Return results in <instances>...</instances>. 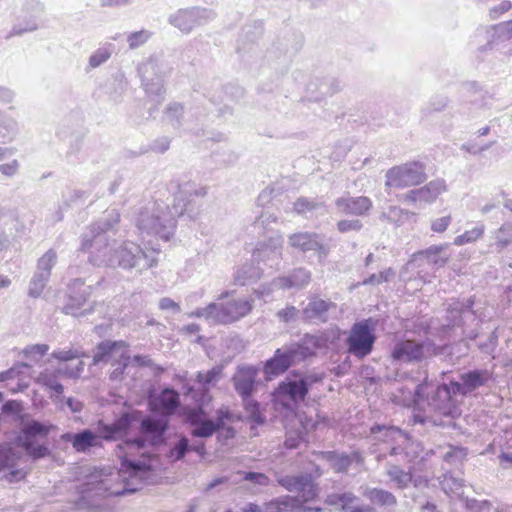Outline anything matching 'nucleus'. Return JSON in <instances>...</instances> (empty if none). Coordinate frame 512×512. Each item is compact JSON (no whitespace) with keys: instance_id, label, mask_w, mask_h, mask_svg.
I'll use <instances>...</instances> for the list:
<instances>
[{"instance_id":"nucleus-57","label":"nucleus","mask_w":512,"mask_h":512,"mask_svg":"<svg viewBox=\"0 0 512 512\" xmlns=\"http://www.w3.org/2000/svg\"><path fill=\"white\" fill-rule=\"evenodd\" d=\"M448 99L443 95L432 97L429 103L421 110L422 119L428 118L433 112H440L446 108Z\"/></svg>"},{"instance_id":"nucleus-9","label":"nucleus","mask_w":512,"mask_h":512,"mask_svg":"<svg viewBox=\"0 0 512 512\" xmlns=\"http://www.w3.org/2000/svg\"><path fill=\"white\" fill-rule=\"evenodd\" d=\"M426 167L420 161L407 162L390 168L385 175V187L406 188L420 185L427 179Z\"/></svg>"},{"instance_id":"nucleus-26","label":"nucleus","mask_w":512,"mask_h":512,"mask_svg":"<svg viewBox=\"0 0 512 512\" xmlns=\"http://www.w3.org/2000/svg\"><path fill=\"white\" fill-rule=\"evenodd\" d=\"M459 379L463 380L467 395H470L475 390L493 382L494 373L489 369H471L460 373Z\"/></svg>"},{"instance_id":"nucleus-24","label":"nucleus","mask_w":512,"mask_h":512,"mask_svg":"<svg viewBox=\"0 0 512 512\" xmlns=\"http://www.w3.org/2000/svg\"><path fill=\"white\" fill-rule=\"evenodd\" d=\"M321 456L337 473H346L352 463L361 464L363 462L361 452L357 450L351 453L338 452L336 450L323 451Z\"/></svg>"},{"instance_id":"nucleus-32","label":"nucleus","mask_w":512,"mask_h":512,"mask_svg":"<svg viewBox=\"0 0 512 512\" xmlns=\"http://www.w3.org/2000/svg\"><path fill=\"white\" fill-rule=\"evenodd\" d=\"M447 245H432L427 249L416 252L413 257L414 261L426 260L433 268L444 267L450 255L446 253Z\"/></svg>"},{"instance_id":"nucleus-41","label":"nucleus","mask_w":512,"mask_h":512,"mask_svg":"<svg viewBox=\"0 0 512 512\" xmlns=\"http://www.w3.org/2000/svg\"><path fill=\"white\" fill-rule=\"evenodd\" d=\"M120 470L130 476L145 475L150 472L151 464L145 460L132 459L127 455L121 457Z\"/></svg>"},{"instance_id":"nucleus-27","label":"nucleus","mask_w":512,"mask_h":512,"mask_svg":"<svg viewBox=\"0 0 512 512\" xmlns=\"http://www.w3.org/2000/svg\"><path fill=\"white\" fill-rule=\"evenodd\" d=\"M430 405L444 416L455 417L458 414L455 398L450 395L449 389L443 385L438 386L435 390Z\"/></svg>"},{"instance_id":"nucleus-45","label":"nucleus","mask_w":512,"mask_h":512,"mask_svg":"<svg viewBox=\"0 0 512 512\" xmlns=\"http://www.w3.org/2000/svg\"><path fill=\"white\" fill-rule=\"evenodd\" d=\"M443 491L448 495L460 496L464 485V480L458 474L446 471L443 479L440 481Z\"/></svg>"},{"instance_id":"nucleus-50","label":"nucleus","mask_w":512,"mask_h":512,"mask_svg":"<svg viewBox=\"0 0 512 512\" xmlns=\"http://www.w3.org/2000/svg\"><path fill=\"white\" fill-rule=\"evenodd\" d=\"M111 47V44L100 47L90 55L88 59V65L85 68L86 73H89L91 70L98 68L111 57Z\"/></svg>"},{"instance_id":"nucleus-51","label":"nucleus","mask_w":512,"mask_h":512,"mask_svg":"<svg viewBox=\"0 0 512 512\" xmlns=\"http://www.w3.org/2000/svg\"><path fill=\"white\" fill-rule=\"evenodd\" d=\"M494 243L491 244L492 251L501 253L512 243V229L502 225L494 234Z\"/></svg>"},{"instance_id":"nucleus-64","label":"nucleus","mask_w":512,"mask_h":512,"mask_svg":"<svg viewBox=\"0 0 512 512\" xmlns=\"http://www.w3.org/2000/svg\"><path fill=\"white\" fill-rule=\"evenodd\" d=\"M341 335L342 331L337 326L325 329L319 333L324 348L336 345L340 340Z\"/></svg>"},{"instance_id":"nucleus-44","label":"nucleus","mask_w":512,"mask_h":512,"mask_svg":"<svg viewBox=\"0 0 512 512\" xmlns=\"http://www.w3.org/2000/svg\"><path fill=\"white\" fill-rule=\"evenodd\" d=\"M342 88L341 81L334 77H329L321 80L319 85L316 83H310L309 90L318 91L319 96L315 97V100H319L321 97L332 96L339 92Z\"/></svg>"},{"instance_id":"nucleus-47","label":"nucleus","mask_w":512,"mask_h":512,"mask_svg":"<svg viewBox=\"0 0 512 512\" xmlns=\"http://www.w3.org/2000/svg\"><path fill=\"white\" fill-rule=\"evenodd\" d=\"M297 503L294 496L283 495L263 505V512H292V505Z\"/></svg>"},{"instance_id":"nucleus-2","label":"nucleus","mask_w":512,"mask_h":512,"mask_svg":"<svg viewBox=\"0 0 512 512\" xmlns=\"http://www.w3.org/2000/svg\"><path fill=\"white\" fill-rule=\"evenodd\" d=\"M54 429H56L54 424L30 419L23 423L16 437V443L33 461L44 459L51 454V451L47 444L38 443L37 440L46 438Z\"/></svg>"},{"instance_id":"nucleus-56","label":"nucleus","mask_w":512,"mask_h":512,"mask_svg":"<svg viewBox=\"0 0 512 512\" xmlns=\"http://www.w3.org/2000/svg\"><path fill=\"white\" fill-rule=\"evenodd\" d=\"M49 279L50 277H47L46 274L43 275L35 271L29 284L28 295L32 298L39 297L46 287Z\"/></svg>"},{"instance_id":"nucleus-19","label":"nucleus","mask_w":512,"mask_h":512,"mask_svg":"<svg viewBox=\"0 0 512 512\" xmlns=\"http://www.w3.org/2000/svg\"><path fill=\"white\" fill-rule=\"evenodd\" d=\"M266 240L258 242L253 250L252 257L258 263H264L270 267L277 265L282 256L283 238L278 232L264 236Z\"/></svg>"},{"instance_id":"nucleus-42","label":"nucleus","mask_w":512,"mask_h":512,"mask_svg":"<svg viewBox=\"0 0 512 512\" xmlns=\"http://www.w3.org/2000/svg\"><path fill=\"white\" fill-rule=\"evenodd\" d=\"M140 418L141 412L138 410L121 413V415L113 422L119 437L122 438L127 436L130 433L133 424L140 420Z\"/></svg>"},{"instance_id":"nucleus-17","label":"nucleus","mask_w":512,"mask_h":512,"mask_svg":"<svg viewBox=\"0 0 512 512\" xmlns=\"http://www.w3.org/2000/svg\"><path fill=\"white\" fill-rule=\"evenodd\" d=\"M111 483L112 479L102 478V473L96 471V473L91 474L89 480L83 484V492L106 498L110 496L119 497L134 494L140 489L139 487H131L128 482H124L121 489H113Z\"/></svg>"},{"instance_id":"nucleus-33","label":"nucleus","mask_w":512,"mask_h":512,"mask_svg":"<svg viewBox=\"0 0 512 512\" xmlns=\"http://www.w3.org/2000/svg\"><path fill=\"white\" fill-rule=\"evenodd\" d=\"M290 344L300 361H304L314 356L315 350L324 348L319 333H305L298 342H293Z\"/></svg>"},{"instance_id":"nucleus-21","label":"nucleus","mask_w":512,"mask_h":512,"mask_svg":"<svg viewBox=\"0 0 512 512\" xmlns=\"http://www.w3.org/2000/svg\"><path fill=\"white\" fill-rule=\"evenodd\" d=\"M181 406L179 393L173 387H165L159 394L149 397V407L166 417L174 415Z\"/></svg>"},{"instance_id":"nucleus-14","label":"nucleus","mask_w":512,"mask_h":512,"mask_svg":"<svg viewBox=\"0 0 512 512\" xmlns=\"http://www.w3.org/2000/svg\"><path fill=\"white\" fill-rule=\"evenodd\" d=\"M43 11L44 7L38 0H24L16 15L15 22L5 38L10 39L36 31L39 26L38 19Z\"/></svg>"},{"instance_id":"nucleus-12","label":"nucleus","mask_w":512,"mask_h":512,"mask_svg":"<svg viewBox=\"0 0 512 512\" xmlns=\"http://www.w3.org/2000/svg\"><path fill=\"white\" fill-rule=\"evenodd\" d=\"M186 422L192 426L191 435L198 438H208L218 432V438L221 437L220 431L224 429V408L217 410L216 421L213 422L204 408L195 407L187 411Z\"/></svg>"},{"instance_id":"nucleus-40","label":"nucleus","mask_w":512,"mask_h":512,"mask_svg":"<svg viewBox=\"0 0 512 512\" xmlns=\"http://www.w3.org/2000/svg\"><path fill=\"white\" fill-rule=\"evenodd\" d=\"M253 308V300L237 299L226 301V324L246 316Z\"/></svg>"},{"instance_id":"nucleus-59","label":"nucleus","mask_w":512,"mask_h":512,"mask_svg":"<svg viewBox=\"0 0 512 512\" xmlns=\"http://www.w3.org/2000/svg\"><path fill=\"white\" fill-rule=\"evenodd\" d=\"M49 351V345L47 344H35L29 345L22 350V354L25 358L30 360V364L37 363L44 355Z\"/></svg>"},{"instance_id":"nucleus-25","label":"nucleus","mask_w":512,"mask_h":512,"mask_svg":"<svg viewBox=\"0 0 512 512\" xmlns=\"http://www.w3.org/2000/svg\"><path fill=\"white\" fill-rule=\"evenodd\" d=\"M61 439L71 443L72 447L81 453L89 451L93 447L101 446L98 434L91 429H83L79 432H66L61 435Z\"/></svg>"},{"instance_id":"nucleus-54","label":"nucleus","mask_w":512,"mask_h":512,"mask_svg":"<svg viewBox=\"0 0 512 512\" xmlns=\"http://www.w3.org/2000/svg\"><path fill=\"white\" fill-rule=\"evenodd\" d=\"M57 263V253L54 249H49L37 262L36 272L46 274L47 277L51 276L52 268Z\"/></svg>"},{"instance_id":"nucleus-34","label":"nucleus","mask_w":512,"mask_h":512,"mask_svg":"<svg viewBox=\"0 0 512 512\" xmlns=\"http://www.w3.org/2000/svg\"><path fill=\"white\" fill-rule=\"evenodd\" d=\"M311 273L305 268H296L287 276H281L274 279V284L282 289L303 288L309 284Z\"/></svg>"},{"instance_id":"nucleus-39","label":"nucleus","mask_w":512,"mask_h":512,"mask_svg":"<svg viewBox=\"0 0 512 512\" xmlns=\"http://www.w3.org/2000/svg\"><path fill=\"white\" fill-rule=\"evenodd\" d=\"M263 270L253 262L242 264L234 273L236 285L245 286L256 283L262 276Z\"/></svg>"},{"instance_id":"nucleus-58","label":"nucleus","mask_w":512,"mask_h":512,"mask_svg":"<svg viewBox=\"0 0 512 512\" xmlns=\"http://www.w3.org/2000/svg\"><path fill=\"white\" fill-rule=\"evenodd\" d=\"M221 373L222 365L220 364L208 370L206 373L198 372L196 380L200 385L209 388V386L214 385L220 379Z\"/></svg>"},{"instance_id":"nucleus-31","label":"nucleus","mask_w":512,"mask_h":512,"mask_svg":"<svg viewBox=\"0 0 512 512\" xmlns=\"http://www.w3.org/2000/svg\"><path fill=\"white\" fill-rule=\"evenodd\" d=\"M385 475L390 483L399 490H405L412 484L417 487L412 469L410 468L405 470L396 463L387 462L385 464Z\"/></svg>"},{"instance_id":"nucleus-43","label":"nucleus","mask_w":512,"mask_h":512,"mask_svg":"<svg viewBox=\"0 0 512 512\" xmlns=\"http://www.w3.org/2000/svg\"><path fill=\"white\" fill-rule=\"evenodd\" d=\"M17 134V121L5 112L0 111V143L5 144L11 142Z\"/></svg>"},{"instance_id":"nucleus-60","label":"nucleus","mask_w":512,"mask_h":512,"mask_svg":"<svg viewBox=\"0 0 512 512\" xmlns=\"http://www.w3.org/2000/svg\"><path fill=\"white\" fill-rule=\"evenodd\" d=\"M410 445L411 446L414 445L412 440L409 443H407V442H403V439H400L396 443H392V446L387 455H389L391 457L403 455L405 458H408V461H411L413 458L417 457L418 451L413 450V455H411L409 452Z\"/></svg>"},{"instance_id":"nucleus-10","label":"nucleus","mask_w":512,"mask_h":512,"mask_svg":"<svg viewBox=\"0 0 512 512\" xmlns=\"http://www.w3.org/2000/svg\"><path fill=\"white\" fill-rule=\"evenodd\" d=\"M217 17L213 9L192 6L180 8L168 17V22L182 33L189 34L193 29L206 25Z\"/></svg>"},{"instance_id":"nucleus-6","label":"nucleus","mask_w":512,"mask_h":512,"mask_svg":"<svg viewBox=\"0 0 512 512\" xmlns=\"http://www.w3.org/2000/svg\"><path fill=\"white\" fill-rule=\"evenodd\" d=\"M156 265V259L147 253L134 242H123L113 250V266L130 271L135 269L138 272L148 270Z\"/></svg>"},{"instance_id":"nucleus-37","label":"nucleus","mask_w":512,"mask_h":512,"mask_svg":"<svg viewBox=\"0 0 512 512\" xmlns=\"http://www.w3.org/2000/svg\"><path fill=\"white\" fill-rule=\"evenodd\" d=\"M90 252L89 262L96 267H112L113 266V250L108 241L102 244L93 242L92 246L87 250Z\"/></svg>"},{"instance_id":"nucleus-13","label":"nucleus","mask_w":512,"mask_h":512,"mask_svg":"<svg viewBox=\"0 0 512 512\" xmlns=\"http://www.w3.org/2000/svg\"><path fill=\"white\" fill-rule=\"evenodd\" d=\"M120 221V214L116 209L107 210L95 223L89 226L88 231L81 235L80 252H87L93 242L102 244L109 241L107 233L114 231Z\"/></svg>"},{"instance_id":"nucleus-36","label":"nucleus","mask_w":512,"mask_h":512,"mask_svg":"<svg viewBox=\"0 0 512 512\" xmlns=\"http://www.w3.org/2000/svg\"><path fill=\"white\" fill-rule=\"evenodd\" d=\"M61 374H62V371L60 369H56V370L46 369V370L42 371L36 379V382L39 385L54 392L55 395H51V398H54L55 401H58L60 398H64V396H63L64 386L59 381V375H61Z\"/></svg>"},{"instance_id":"nucleus-53","label":"nucleus","mask_w":512,"mask_h":512,"mask_svg":"<svg viewBox=\"0 0 512 512\" xmlns=\"http://www.w3.org/2000/svg\"><path fill=\"white\" fill-rule=\"evenodd\" d=\"M183 115L184 107L181 103H169L165 109L166 119L174 129H179L181 127Z\"/></svg>"},{"instance_id":"nucleus-1","label":"nucleus","mask_w":512,"mask_h":512,"mask_svg":"<svg viewBox=\"0 0 512 512\" xmlns=\"http://www.w3.org/2000/svg\"><path fill=\"white\" fill-rule=\"evenodd\" d=\"M177 187L178 191L175 193L172 207L167 206L164 209L157 206L140 211L136 226L141 233L157 235L164 241H169L175 232L176 216L180 218L187 216L190 220L197 218L198 211L191 207L192 203L188 197L205 196L207 188L195 189L194 183L191 182L178 184Z\"/></svg>"},{"instance_id":"nucleus-49","label":"nucleus","mask_w":512,"mask_h":512,"mask_svg":"<svg viewBox=\"0 0 512 512\" xmlns=\"http://www.w3.org/2000/svg\"><path fill=\"white\" fill-rule=\"evenodd\" d=\"M277 217L269 213L268 211H263L260 216L253 222L252 229L254 232H257L259 235L268 236L274 232L270 228L271 223H276Z\"/></svg>"},{"instance_id":"nucleus-11","label":"nucleus","mask_w":512,"mask_h":512,"mask_svg":"<svg viewBox=\"0 0 512 512\" xmlns=\"http://www.w3.org/2000/svg\"><path fill=\"white\" fill-rule=\"evenodd\" d=\"M92 294V285H85L83 278H74L67 285L64 296L65 303L61 308L62 313L74 317L85 316L93 311V308L83 309Z\"/></svg>"},{"instance_id":"nucleus-52","label":"nucleus","mask_w":512,"mask_h":512,"mask_svg":"<svg viewBox=\"0 0 512 512\" xmlns=\"http://www.w3.org/2000/svg\"><path fill=\"white\" fill-rule=\"evenodd\" d=\"M89 193L84 190H73L69 196L63 201V204L60 206L58 211V219L62 220L63 218V210L72 208L75 206H81L84 204L85 200L88 198Z\"/></svg>"},{"instance_id":"nucleus-55","label":"nucleus","mask_w":512,"mask_h":512,"mask_svg":"<svg viewBox=\"0 0 512 512\" xmlns=\"http://www.w3.org/2000/svg\"><path fill=\"white\" fill-rule=\"evenodd\" d=\"M324 207V203L316 199H309L306 197H299L293 204V209L297 214H306L314 210Z\"/></svg>"},{"instance_id":"nucleus-20","label":"nucleus","mask_w":512,"mask_h":512,"mask_svg":"<svg viewBox=\"0 0 512 512\" xmlns=\"http://www.w3.org/2000/svg\"><path fill=\"white\" fill-rule=\"evenodd\" d=\"M334 204L338 213L357 218L369 216L373 208V202L369 197L351 196L349 193L338 197Z\"/></svg>"},{"instance_id":"nucleus-23","label":"nucleus","mask_w":512,"mask_h":512,"mask_svg":"<svg viewBox=\"0 0 512 512\" xmlns=\"http://www.w3.org/2000/svg\"><path fill=\"white\" fill-rule=\"evenodd\" d=\"M276 394L280 399L299 403L303 401L308 394V380L287 378L279 383Z\"/></svg>"},{"instance_id":"nucleus-3","label":"nucleus","mask_w":512,"mask_h":512,"mask_svg":"<svg viewBox=\"0 0 512 512\" xmlns=\"http://www.w3.org/2000/svg\"><path fill=\"white\" fill-rule=\"evenodd\" d=\"M258 372V368L253 365L238 366L233 382L235 390L243 400L249 420L261 425L265 422V416L260 411L259 403L251 398L256 390Z\"/></svg>"},{"instance_id":"nucleus-61","label":"nucleus","mask_w":512,"mask_h":512,"mask_svg":"<svg viewBox=\"0 0 512 512\" xmlns=\"http://www.w3.org/2000/svg\"><path fill=\"white\" fill-rule=\"evenodd\" d=\"M131 364V356L127 351H123L118 359L113 361L112 365L115 366L110 373L111 380L120 379L125 373L126 368Z\"/></svg>"},{"instance_id":"nucleus-5","label":"nucleus","mask_w":512,"mask_h":512,"mask_svg":"<svg viewBox=\"0 0 512 512\" xmlns=\"http://www.w3.org/2000/svg\"><path fill=\"white\" fill-rule=\"evenodd\" d=\"M377 321L367 318L355 322L345 340L347 352L358 359H364L373 351L376 335L375 328Z\"/></svg>"},{"instance_id":"nucleus-29","label":"nucleus","mask_w":512,"mask_h":512,"mask_svg":"<svg viewBox=\"0 0 512 512\" xmlns=\"http://www.w3.org/2000/svg\"><path fill=\"white\" fill-rule=\"evenodd\" d=\"M370 434L376 441L390 444L396 443L400 439H403V442L407 443L411 441V437L407 432L394 425L374 423L370 427Z\"/></svg>"},{"instance_id":"nucleus-22","label":"nucleus","mask_w":512,"mask_h":512,"mask_svg":"<svg viewBox=\"0 0 512 512\" xmlns=\"http://www.w3.org/2000/svg\"><path fill=\"white\" fill-rule=\"evenodd\" d=\"M332 308H335L333 302L312 297L301 312L302 320L305 323H326L329 320L328 312Z\"/></svg>"},{"instance_id":"nucleus-15","label":"nucleus","mask_w":512,"mask_h":512,"mask_svg":"<svg viewBox=\"0 0 512 512\" xmlns=\"http://www.w3.org/2000/svg\"><path fill=\"white\" fill-rule=\"evenodd\" d=\"M169 428V418L164 415H148L141 419L139 432L144 439L137 438L138 447L144 446V441L151 445H161Z\"/></svg>"},{"instance_id":"nucleus-16","label":"nucleus","mask_w":512,"mask_h":512,"mask_svg":"<svg viewBox=\"0 0 512 512\" xmlns=\"http://www.w3.org/2000/svg\"><path fill=\"white\" fill-rule=\"evenodd\" d=\"M301 362L291 344L275 350L273 356L267 359L263 365V373L267 381L284 374L296 363Z\"/></svg>"},{"instance_id":"nucleus-30","label":"nucleus","mask_w":512,"mask_h":512,"mask_svg":"<svg viewBox=\"0 0 512 512\" xmlns=\"http://www.w3.org/2000/svg\"><path fill=\"white\" fill-rule=\"evenodd\" d=\"M446 185L445 181L442 179H437L430 181L425 186L410 190L406 198L412 202H432L434 201L443 191H445Z\"/></svg>"},{"instance_id":"nucleus-8","label":"nucleus","mask_w":512,"mask_h":512,"mask_svg":"<svg viewBox=\"0 0 512 512\" xmlns=\"http://www.w3.org/2000/svg\"><path fill=\"white\" fill-rule=\"evenodd\" d=\"M138 74L146 95L156 103L161 104L165 99L164 75L156 58H149L138 66ZM157 110V107L150 109V116Z\"/></svg>"},{"instance_id":"nucleus-7","label":"nucleus","mask_w":512,"mask_h":512,"mask_svg":"<svg viewBox=\"0 0 512 512\" xmlns=\"http://www.w3.org/2000/svg\"><path fill=\"white\" fill-rule=\"evenodd\" d=\"M439 353H441V348L431 339L427 338L423 341L406 339L395 343L391 351V358L394 362L419 363Z\"/></svg>"},{"instance_id":"nucleus-4","label":"nucleus","mask_w":512,"mask_h":512,"mask_svg":"<svg viewBox=\"0 0 512 512\" xmlns=\"http://www.w3.org/2000/svg\"><path fill=\"white\" fill-rule=\"evenodd\" d=\"M475 304L474 298L451 299L446 308L445 327L449 330L456 328L462 329V337L468 340H475L478 337L476 329L467 330L476 323V313L473 309Z\"/></svg>"},{"instance_id":"nucleus-63","label":"nucleus","mask_w":512,"mask_h":512,"mask_svg":"<svg viewBox=\"0 0 512 512\" xmlns=\"http://www.w3.org/2000/svg\"><path fill=\"white\" fill-rule=\"evenodd\" d=\"M484 233V225H479L471 230L465 231L463 234L458 235L454 239V244L461 246L467 243H471L482 237Z\"/></svg>"},{"instance_id":"nucleus-38","label":"nucleus","mask_w":512,"mask_h":512,"mask_svg":"<svg viewBox=\"0 0 512 512\" xmlns=\"http://www.w3.org/2000/svg\"><path fill=\"white\" fill-rule=\"evenodd\" d=\"M295 491L298 493L297 498L303 501H313L318 496V488L313 478L308 473H300L296 475Z\"/></svg>"},{"instance_id":"nucleus-35","label":"nucleus","mask_w":512,"mask_h":512,"mask_svg":"<svg viewBox=\"0 0 512 512\" xmlns=\"http://www.w3.org/2000/svg\"><path fill=\"white\" fill-rule=\"evenodd\" d=\"M128 346L124 340H103L96 345L92 362L94 365L107 363L114 352L127 349Z\"/></svg>"},{"instance_id":"nucleus-28","label":"nucleus","mask_w":512,"mask_h":512,"mask_svg":"<svg viewBox=\"0 0 512 512\" xmlns=\"http://www.w3.org/2000/svg\"><path fill=\"white\" fill-rule=\"evenodd\" d=\"M363 496L367 498L372 505H375L387 512H394L398 506L397 497L383 488L366 487Z\"/></svg>"},{"instance_id":"nucleus-18","label":"nucleus","mask_w":512,"mask_h":512,"mask_svg":"<svg viewBox=\"0 0 512 512\" xmlns=\"http://www.w3.org/2000/svg\"><path fill=\"white\" fill-rule=\"evenodd\" d=\"M288 244L303 253L314 252L319 262L324 261L330 253V248L324 244L322 236L315 232L293 233L288 237Z\"/></svg>"},{"instance_id":"nucleus-48","label":"nucleus","mask_w":512,"mask_h":512,"mask_svg":"<svg viewBox=\"0 0 512 512\" xmlns=\"http://www.w3.org/2000/svg\"><path fill=\"white\" fill-rule=\"evenodd\" d=\"M189 452H191L189 439L184 435H180L177 441L170 447L167 457L170 458L172 462H177L184 459Z\"/></svg>"},{"instance_id":"nucleus-62","label":"nucleus","mask_w":512,"mask_h":512,"mask_svg":"<svg viewBox=\"0 0 512 512\" xmlns=\"http://www.w3.org/2000/svg\"><path fill=\"white\" fill-rule=\"evenodd\" d=\"M205 319L210 323L224 322V304L211 302L205 307Z\"/></svg>"},{"instance_id":"nucleus-46","label":"nucleus","mask_w":512,"mask_h":512,"mask_svg":"<svg viewBox=\"0 0 512 512\" xmlns=\"http://www.w3.org/2000/svg\"><path fill=\"white\" fill-rule=\"evenodd\" d=\"M21 459V453L8 444L0 445V472L6 468L16 467Z\"/></svg>"}]
</instances>
